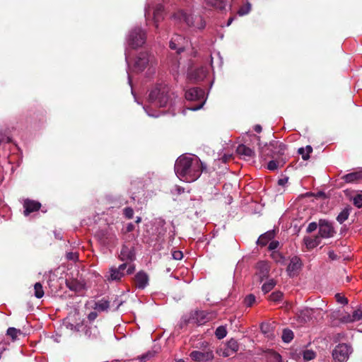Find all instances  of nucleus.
Listing matches in <instances>:
<instances>
[{"mask_svg":"<svg viewBox=\"0 0 362 362\" xmlns=\"http://www.w3.org/2000/svg\"><path fill=\"white\" fill-rule=\"evenodd\" d=\"M271 257L272 259L274 260L276 263H284L285 257L279 251H273L272 253L271 254Z\"/></svg>","mask_w":362,"mask_h":362,"instance_id":"obj_32","label":"nucleus"},{"mask_svg":"<svg viewBox=\"0 0 362 362\" xmlns=\"http://www.w3.org/2000/svg\"><path fill=\"white\" fill-rule=\"evenodd\" d=\"M189 356L192 360L196 362H206L211 361L214 356L212 349L206 344L202 351H193Z\"/></svg>","mask_w":362,"mask_h":362,"instance_id":"obj_6","label":"nucleus"},{"mask_svg":"<svg viewBox=\"0 0 362 362\" xmlns=\"http://www.w3.org/2000/svg\"><path fill=\"white\" fill-rule=\"evenodd\" d=\"M351 317L354 322L361 320L362 319V308L355 310L351 315Z\"/></svg>","mask_w":362,"mask_h":362,"instance_id":"obj_43","label":"nucleus"},{"mask_svg":"<svg viewBox=\"0 0 362 362\" xmlns=\"http://www.w3.org/2000/svg\"><path fill=\"white\" fill-rule=\"evenodd\" d=\"M164 19V6L162 4H157L153 10V21L160 22Z\"/></svg>","mask_w":362,"mask_h":362,"instance_id":"obj_22","label":"nucleus"},{"mask_svg":"<svg viewBox=\"0 0 362 362\" xmlns=\"http://www.w3.org/2000/svg\"><path fill=\"white\" fill-rule=\"evenodd\" d=\"M339 320L343 323H351L354 322L353 318L351 317V315L349 313H346L341 315L339 318Z\"/></svg>","mask_w":362,"mask_h":362,"instance_id":"obj_46","label":"nucleus"},{"mask_svg":"<svg viewBox=\"0 0 362 362\" xmlns=\"http://www.w3.org/2000/svg\"><path fill=\"white\" fill-rule=\"evenodd\" d=\"M156 352L154 351H148L144 354L141 355L138 357L139 360L141 362H146L147 361L150 360L151 358H153L155 355Z\"/></svg>","mask_w":362,"mask_h":362,"instance_id":"obj_41","label":"nucleus"},{"mask_svg":"<svg viewBox=\"0 0 362 362\" xmlns=\"http://www.w3.org/2000/svg\"><path fill=\"white\" fill-rule=\"evenodd\" d=\"M134 228H135L134 225L132 223H127L125 228L122 229V232L124 233H127L132 232L134 230Z\"/></svg>","mask_w":362,"mask_h":362,"instance_id":"obj_51","label":"nucleus"},{"mask_svg":"<svg viewBox=\"0 0 362 362\" xmlns=\"http://www.w3.org/2000/svg\"><path fill=\"white\" fill-rule=\"evenodd\" d=\"M206 4L208 6L222 11L227 5V0H206Z\"/></svg>","mask_w":362,"mask_h":362,"instance_id":"obj_20","label":"nucleus"},{"mask_svg":"<svg viewBox=\"0 0 362 362\" xmlns=\"http://www.w3.org/2000/svg\"><path fill=\"white\" fill-rule=\"evenodd\" d=\"M206 76V71L203 68L197 69L190 73V78L196 81H202Z\"/></svg>","mask_w":362,"mask_h":362,"instance_id":"obj_28","label":"nucleus"},{"mask_svg":"<svg viewBox=\"0 0 362 362\" xmlns=\"http://www.w3.org/2000/svg\"><path fill=\"white\" fill-rule=\"evenodd\" d=\"M283 298V293L281 291H274L269 296V300L273 302H279Z\"/></svg>","mask_w":362,"mask_h":362,"instance_id":"obj_39","label":"nucleus"},{"mask_svg":"<svg viewBox=\"0 0 362 362\" xmlns=\"http://www.w3.org/2000/svg\"><path fill=\"white\" fill-rule=\"evenodd\" d=\"M20 333H21V330L17 329L14 327H9L7 329V334L8 336H10L13 340L16 339L18 336V334H20Z\"/></svg>","mask_w":362,"mask_h":362,"instance_id":"obj_44","label":"nucleus"},{"mask_svg":"<svg viewBox=\"0 0 362 362\" xmlns=\"http://www.w3.org/2000/svg\"><path fill=\"white\" fill-rule=\"evenodd\" d=\"M300 317L303 318V321L306 322L310 319L309 317V311L308 310H304L302 311L300 313Z\"/></svg>","mask_w":362,"mask_h":362,"instance_id":"obj_55","label":"nucleus"},{"mask_svg":"<svg viewBox=\"0 0 362 362\" xmlns=\"http://www.w3.org/2000/svg\"><path fill=\"white\" fill-rule=\"evenodd\" d=\"M124 215L126 218L130 219L134 216V210L130 207H126L123 210Z\"/></svg>","mask_w":362,"mask_h":362,"instance_id":"obj_47","label":"nucleus"},{"mask_svg":"<svg viewBox=\"0 0 362 362\" xmlns=\"http://www.w3.org/2000/svg\"><path fill=\"white\" fill-rule=\"evenodd\" d=\"M301 267L302 262L300 259L297 256L293 257L291 259L290 263L286 269L288 276L290 277L296 276L297 274V272L300 269Z\"/></svg>","mask_w":362,"mask_h":362,"instance_id":"obj_10","label":"nucleus"},{"mask_svg":"<svg viewBox=\"0 0 362 362\" xmlns=\"http://www.w3.org/2000/svg\"><path fill=\"white\" fill-rule=\"evenodd\" d=\"M177 98L175 92L165 83H157L148 95V101L156 107H167L169 110L175 104Z\"/></svg>","mask_w":362,"mask_h":362,"instance_id":"obj_2","label":"nucleus"},{"mask_svg":"<svg viewBox=\"0 0 362 362\" xmlns=\"http://www.w3.org/2000/svg\"><path fill=\"white\" fill-rule=\"evenodd\" d=\"M134 269L135 267L133 265H129L126 272H119L115 269V281L120 280L125 274H131L134 272Z\"/></svg>","mask_w":362,"mask_h":362,"instance_id":"obj_29","label":"nucleus"},{"mask_svg":"<svg viewBox=\"0 0 362 362\" xmlns=\"http://www.w3.org/2000/svg\"><path fill=\"white\" fill-rule=\"evenodd\" d=\"M204 92L202 88H192L185 92V98L187 100H199L203 98Z\"/></svg>","mask_w":362,"mask_h":362,"instance_id":"obj_13","label":"nucleus"},{"mask_svg":"<svg viewBox=\"0 0 362 362\" xmlns=\"http://www.w3.org/2000/svg\"><path fill=\"white\" fill-rule=\"evenodd\" d=\"M279 245V241H277V240H272L269 243L268 249L269 250H274L275 249H276L278 247Z\"/></svg>","mask_w":362,"mask_h":362,"instance_id":"obj_54","label":"nucleus"},{"mask_svg":"<svg viewBox=\"0 0 362 362\" xmlns=\"http://www.w3.org/2000/svg\"><path fill=\"white\" fill-rule=\"evenodd\" d=\"M250 9H251V6L249 3H247V4L243 6L242 7L240 8V9L238 11V13L240 16L246 15L250 11Z\"/></svg>","mask_w":362,"mask_h":362,"instance_id":"obj_45","label":"nucleus"},{"mask_svg":"<svg viewBox=\"0 0 362 362\" xmlns=\"http://www.w3.org/2000/svg\"><path fill=\"white\" fill-rule=\"evenodd\" d=\"M335 298H336L337 301L339 303H341L344 305H346L348 303V299L346 298H345L344 296H341L340 293H337L335 295Z\"/></svg>","mask_w":362,"mask_h":362,"instance_id":"obj_48","label":"nucleus"},{"mask_svg":"<svg viewBox=\"0 0 362 362\" xmlns=\"http://www.w3.org/2000/svg\"><path fill=\"white\" fill-rule=\"evenodd\" d=\"M98 316V313L95 311L90 312L88 315V319L90 322H93L95 320Z\"/></svg>","mask_w":362,"mask_h":362,"instance_id":"obj_56","label":"nucleus"},{"mask_svg":"<svg viewBox=\"0 0 362 362\" xmlns=\"http://www.w3.org/2000/svg\"><path fill=\"white\" fill-rule=\"evenodd\" d=\"M192 320L198 325H202L209 320V318L207 317V314L204 311L201 310L195 312Z\"/></svg>","mask_w":362,"mask_h":362,"instance_id":"obj_25","label":"nucleus"},{"mask_svg":"<svg viewBox=\"0 0 362 362\" xmlns=\"http://www.w3.org/2000/svg\"><path fill=\"white\" fill-rule=\"evenodd\" d=\"M231 158H232V156L231 155H224L223 156H222V158L221 159L222 160V161L223 163H226L229 160H230Z\"/></svg>","mask_w":362,"mask_h":362,"instance_id":"obj_62","label":"nucleus"},{"mask_svg":"<svg viewBox=\"0 0 362 362\" xmlns=\"http://www.w3.org/2000/svg\"><path fill=\"white\" fill-rule=\"evenodd\" d=\"M319 235L321 238H327L334 235L335 230L332 223L326 219L319 220Z\"/></svg>","mask_w":362,"mask_h":362,"instance_id":"obj_8","label":"nucleus"},{"mask_svg":"<svg viewBox=\"0 0 362 362\" xmlns=\"http://www.w3.org/2000/svg\"><path fill=\"white\" fill-rule=\"evenodd\" d=\"M232 354H233L231 353L230 350H229V349L228 347H226V349L223 351V353H222L221 355L223 357H228V356H230Z\"/></svg>","mask_w":362,"mask_h":362,"instance_id":"obj_59","label":"nucleus"},{"mask_svg":"<svg viewBox=\"0 0 362 362\" xmlns=\"http://www.w3.org/2000/svg\"><path fill=\"white\" fill-rule=\"evenodd\" d=\"M354 205L358 208H362V191L359 193H357L352 199Z\"/></svg>","mask_w":362,"mask_h":362,"instance_id":"obj_34","label":"nucleus"},{"mask_svg":"<svg viewBox=\"0 0 362 362\" xmlns=\"http://www.w3.org/2000/svg\"><path fill=\"white\" fill-rule=\"evenodd\" d=\"M302 355L305 361H310L316 357V353L313 350L306 349L303 351Z\"/></svg>","mask_w":362,"mask_h":362,"instance_id":"obj_37","label":"nucleus"},{"mask_svg":"<svg viewBox=\"0 0 362 362\" xmlns=\"http://www.w3.org/2000/svg\"><path fill=\"white\" fill-rule=\"evenodd\" d=\"M127 263L122 264L121 265L119 266L117 270L119 272H124V270L127 268Z\"/></svg>","mask_w":362,"mask_h":362,"instance_id":"obj_64","label":"nucleus"},{"mask_svg":"<svg viewBox=\"0 0 362 362\" xmlns=\"http://www.w3.org/2000/svg\"><path fill=\"white\" fill-rule=\"evenodd\" d=\"M54 237L57 240H62L63 235L61 231L54 230Z\"/></svg>","mask_w":362,"mask_h":362,"instance_id":"obj_61","label":"nucleus"},{"mask_svg":"<svg viewBox=\"0 0 362 362\" xmlns=\"http://www.w3.org/2000/svg\"><path fill=\"white\" fill-rule=\"evenodd\" d=\"M260 146V143H258ZM274 146L271 145V141L269 144H265L264 146H259V156L263 160H266L269 158H274Z\"/></svg>","mask_w":362,"mask_h":362,"instance_id":"obj_11","label":"nucleus"},{"mask_svg":"<svg viewBox=\"0 0 362 362\" xmlns=\"http://www.w3.org/2000/svg\"><path fill=\"white\" fill-rule=\"evenodd\" d=\"M206 170V166L199 158H192L186 156H180L175 164V172L182 180L192 182L197 180L202 172Z\"/></svg>","mask_w":362,"mask_h":362,"instance_id":"obj_1","label":"nucleus"},{"mask_svg":"<svg viewBox=\"0 0 362 362\" xmlns=\"http://www.w3.org/2000/svg\"><path fill=\"white\" fill-rule=\"evenodd\" d=\"M236 152L239 155L244 156L247 158H252L255 155V151L252 148L246 146L244 144L239 145L237 147Z\"/></svg>","mask_w":362,"mask_h":362,"instance_id":"obj_19","label":"nucleus"},{"mask_svg":"<svg viewBox=\"0 0 362 362\" xmlns=\"http://www.w3.org/2000/svg\"><path fill=\"white\" fill-rule=\"evenodd\" d=\"M305 150L304 148H300L298 151V153L302 156V158L304 160H307L309 159L310 156L308 155V153H305Z\"/></svg>","mask_w":362,"mask_h":362,"instance_id":"obj_53","label":"nucleus"},{"mask_svg":"<svg viewBox=\"0 0 362 362\" xmlns=\"http://www.w3.org/2000/svg\"><path fill=\"white\" fill-rule=\"evenodd\" d=\"M173 259L176 260H180L183 257V254L180 250L174 251L172 254Z\"/></svg>","mask_w":362,"mask_h":362,"instance_id":"obj_52","label":"nucleus"},{"mask_svg":"<svg viewBox=\"0 0 362 362\" xmlns=\"http://www.w3.org/2000/svg\"><path fill=\"white\" fill-rule=\"evenodd\" d=\"M93 308L94 310L99 312L106 311L110 308V301L105 298H102L95 302Z\"/></svg>","mask_w":362,"mask_h":362,"instance_id":"obj_23","label":"nucleus"},{"mask_svg":"<svg viewBox=\"0 0 362 362\" xmlns=\"http://www.w3.org/2000/svg\"><path fill=\"white\" fill-rule=\"evenodd\" d=\"M329 258L332 260H336L339 259V257L337 254L334 253V251H329L328 252Z\"/></svg>","mask_w":362,"mask_h":362,"instance_id":"obj_57","label":"nucleus"},{"mask_svg":"<svg viewBox=\"0 0 362 362\" xmlns=\"http://www.w3.org/2000/svg\"><path fill=\"white\" fill-rule=\"evenodd\" d=\"M351 346L346 344H339L332 351V357L335 362H346L351 353Z\"/></svg>","mask_w":362,"mask_h":362,"instance_id":"obj_5","label":"nucleus"},{"mask_svg":"<svg viewBox=\"0 0 362 362\" xmlns=\"http://www.w3.org/2000/svg\"><path fill=\"white\" fill-rule=\"evenodd\" d=\"M105 276L108 281H113V267L110 268L109 274Z\"/></svg>","mask_w":362,"mask_h":362,"instance_id":"obj_58","label":"nucleus"},{"mask_svg":"<svg viewBox=\"0 0 362 362\" xmlns=\"http://www.w3.org/2000/svg\"><path fill=\"white\" fill-rule=\"evenodd\" d=\"M244 303L247 307H252L255 303V296L253 294L247 295L245 298Z\"/></svg>","mask_w":362,"mask_h":362,"instance_id":"obj_42","label":"nucleus"},{"mask_svg":"<svg viewBox=\"0 0 362 362\" xmlns=\"http://www.w3.org/2000/svg\"><path fill=\"white\" fill-rule=\"evenodd\" d=\"M318 226H319L318 223H317L316 222H312L307 227L306 232L308 233H310L315 231L317 228Z\"/></svg>","mask_w":362,"mask_h":362,"instance_id":"obj_49","label":"nucleus"},{"mask_svg":"<svg viewBox=\"0 0 362 362\" xmlns=\"http://www.w3.org/2000/svg\"><path fill=\"white\" fill-rule=\"evenodd\" d=\"M294 334L292 330L289 329H284L283 330L281 339L284 342L289 343L293 339Z\"/></svg>","mask_w":362,"mask_h":362,"instance_id":"obj_30","label":"nucleus"},{"mask_svg":"<svg viewBox=\"0 0 362 362\" xmlns=\"http://www.w3.org/2000/svg\"><path fill=\"white\" fill-rule=\"evenodd\" d=\"M146 32L141 27L132 29L128 35V45L132 49H137L145 44Z\"/></svg>","mask_w":362,"mask_h":362,"instance_id":"obj_4","label":"nucleus"},{"mask_svg":"<svg viewBox=\"0 0 362 362\" xmlns=\"http://www.w3.org/2000/svg\"><path fill=\"white\" fill-rule=\"evenodd\" d=\"M173 18L180 22H185L188 27L194 29H203L205 27V21L199 15L187 14L183 11H179L173 14Z\"/></svg>","mask_w":362,"mask_h":362,"instance_id":"obj_3","label":"nucleus"},{"mask_svg":"<svg viewBox=\"0 0 362 362\" xmlns=\"http://www.w3.org/2000/svg\"><path fill=\"white\" fill-rule=\"evenodd\" d=\"M185 38L180 35H175L169 43V47L173 50H176L177 54H180L185 48Z\"/></svg>","mask_w":362,"mask_h":362,"instance_id":"obj_9","label":"nucleus"},{"mask_svg":"<svg viewBox=\"0 0 362 362\" xmlns=\"http://www.w3.org/2000/svg\"><path fill=\"white\" fill-rule=\"evenodd\" d=\"M258 269H259L262 278L267 276L269 271V268L267 264L264 262L258 263Z\"/></svg>","mask_w":362,"mask_h":362,"instance_id":"obj_33","label":"nucleus"},{"mask_svg":"<svg viewBox=\"0 0 362 362\" xmlns=\"http://www.w3.org/2000/svg\"><path fill=\"white\" fill-rule=\"evenodd\" d=\"M66 257L67 259L72 261H76L78 258V253L73 252H67Z\"/></svg>","mask_w":362,"mask_h":362,"instance_id":"obj_50","label":"nucleus"},{"mask_svg":"<svg viewBox=\"0 0 362 362\" xmlns=\"http://www.w3.org/2000/svg\"><path fill=\"white\" fill-rule=\"evenodd\" d=\"M284 163H281L277 159L270 160L267 164V168L270 170H275L279 166H282Z\"/></svg>","mask_w":362,"mask_h":362,"instance_id":"obj_40","label":"nucleus"},{"mask_svg":"<svg viewBox=\"0 0 362 362\" xmlns=\"http://www.w3.org/2000/svg\"><path fill=\"white\" fill-rule=\"evenodd\" d=\"M271 145L274 146V158H276V156L279 157L284 154L285 151L286 149V146L285 144L278 141H272Z\"/></svg>","mask_w":362,"mask_h":362,"instance_id":"obj_18","label":"nucleus"},{"mask_svg":"<svg viewBox=\"0 0 362 362\" xmlns=\"http://www.w3.org/2000/svg\"><path fill=\"white\" fill-rule=\"evenodd\" d=\"M148 283V276L143 271L138 272L134 277L135 286L140 289H144Z\"/></svg>","mask_w":362,"mask_h":362,"instance_id":"obj_14","label":"nucleus"},{"mask_svg":"<svg viewBox=\"0 0 362 362\" xmlns=\"http://www.w3.org/2000/svg\"><path fill=\"white\" fill-rule=\"evenodd\" d=\"M227 334V331L225 327L219 326L216 328L215 331V335L217 339H223Z\"/></svg>","mask_w":362,"mask_h":362,"instance_id":"obj_36","label":"nucleus"},{"mask_svg":"<svg viewBox=\"0 0 362 362\" xmlns=\"http://www.w3.org/2000/svg\"><path fill=\"white\" fill-rule=\"evenodd\" d=\"M119 258L122 261H132L134 258V253L132 250V249L128 247L123 245L120 254L119 255Z\"/></svg>","mask_w":362,"mask_h":362,"instance_id":"obj_17","label":"nucleus"},{"mask_svg":"<svg viewBox=\"0 0 362 362\" xmlns=\"http://www.w3.org/2000/svg\"><path fill=\"white\" fill-rule=\"evenodd\" d=\"M341 179L347 183L359 182L362 181V169L344 175Z\"/></svg>","mask_w":362,"mask_h":362,"instance_id":"obj_16","label":"nucleus"},{"mask_svg":"<svg viewBox=\"0 0 362 362\" xmlns=\"http://www.w3.org/2000/svg\"><path fill=\"white\" fill-rule=\"evenodd\" d=\"M66 286L71 291H80L83 288V284L76 280H66Z\"/></svg>","mask_w":362,"mask_h":362,"instance_id":"obj_27","label":"nucleus"},{"mask_svg":"<svg viewBox=\"0 0 362 362\" xmlns=\"http://www.w3.org/2000/svg\"><path fill=\"white\" fill-rule=\"evenodd\" d=\"M150 62V56L148 52H142L138 54L133 62V69L134 71L139 72L144 71Z\"/></svg>","mask_w":362,"mask_h":362,"instance_id":"obj_7","label":"nucleus"},{"mask_svg":"<svg viewBox=\"0 0 362 362\" xmlns=\"http://www.w3.org/2000/svg\"><path fill=\"white\" fill-rule=\"evenodd\" d=\"M288 177H285V178L279 179V180H278V184H279V185L283 186V185H284L288 182Z\"/></svg>","mask_w":362,"mask_h":362,"instance_id":"obj_63","label":"nucleus"},{"mask_svg":"<svg viewBox=\"0 0 362 362\" xmlns=\"http://www.w3.org/2000/svg\"><path fill=\"white\" fill-rule=\"evenodd\" d=\"M320 236L316 235L313 238L310 237H305L303 241L306 245V247L309 250L316 247L320 243Z\"/></svg>","mask_w":362,"mask_h":362,"instance_id":"obj_21","label":"nucleus"},{"mask_svg":"<svg viewBox=\"0 0 362 362\" xmlns=\"http://www.w3.org/2000/svg\"><path fill=\"white\" fill-rule=\"evenodd\" d=\"M276 235V230H270L261 235L257 241V244L262 247H264L267 245V243L272 240Z\"/></svg>","mask_w":362,"mask_h":362,"instance_id":"obj_15","label":"nucleus"},{"mask_svg":"<svg viewBox=\"0 0 362 362\" xmlns=\"http://www.w3.org/2000/svg\"><path fill=\"white\" fill-rule=\"evenodd\" d=\"M276 285V282L271 279L268 282L264 283L262 286V290L264 293L269 292Z\"/></svg>","mask_w":362,"mask_h":362,"instance_id":"obj_38","label":"nucleus"},{"mask_svg":"<svg viewBox=\"0 0 362 362\" xmlns=\"http://www.w3.org/2000/svg\"><path fill=\"white\" fill-rule=\"evenodd\" d=\"M230 350L232 354L236 353L239 349V344L237 340L230 339L226 345Z\"/></svg>","mask_w":362,"mask_h":362,"instance_id":"obj_31","label":"nucleus"},{"mask_svg":"<svg viewBox=\"0 0 362 362\" xmlns=\"http://www.w3.org/2000/svg\"><path fill=\"white\" fill-rule=\"evenodd\" d=\"M273 355V358L274 361H277V362H280L281 360V356L279 354L276 353V352H274L272 354Z\"/></svg>","mask_w":362,"mask_h":362,"instance_id":"obj_60","label":"nucleus"},{"mask_svg":"<svg viewBox=\"0 0 362 362\" xmlns=\"http://www.w3.org/2000/svg\"><path fill=\"white\" fill-rule=\"evenodd\" d=\"M96 236L103 245H107L110 242V234L105 230H100L96 233Z\"/></svg>","mask_w":362,"mask_h":362,"instance_id":"obj_26","label":"nucleus"},{"mask_svg":"<svg viewBox=\"0 0 362 362\" xmlns=\"http://www.w3.org/2000/svg\"><path fill=\"white\" fill-rule=\"evenodd\" d=\"M41 207V204L38 202L26 199L23 203L24 215L28 216L30 213L37 211Z\"/></svg>","mask_w":362,"mask_h":362,"instance_id":"obj_12","label":"nucleus"},{"mask_svg":"<svg viewBox=\"0 0 362 362\" xmlns=\"http://www.w3.org/2000/svg\"><path fill=\"white\" fill-rule=\"evenodd\" d=\"M351 210V206L347 205L337 216V221L341 224L343 223L345 221L348 219Z\"/></svg>","mask_w":362,"mask_h":362,"instance_id":"obj_24","label":"nucleus"},{"mask_svg":"<svg viewBox=\"0 0 362 362\" xmlns=\"http://www.w3.org/2000/svg\"><path fill=\"white\" fill-rule=\"evenodd\" d=\"M35 296L41 298L44 296V290L40 283H35L34 285Z\"/></svg>","mask_w":362,"mask_h":362,"instance_id":"obj_35","label":"nucleus"}]
</instances>
